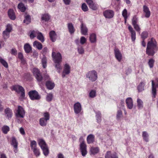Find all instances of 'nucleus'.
<instances>
[{"label": "nucleus", "mask_w": 158, "mask_h": 158, "mask_svg": "<svg viewBox=\"0 0 158 158\" xmlns=\"http://www.w3.org/2000/svg\"><path fill=\"white\" fill-rule=\"evenodd\" d=\"M148 36V33L147 31H143L142 32L141 36L142 39H145Z\"/></svg>", "instance_id": "nucleus-54"}, {"label": "nucleus", "mask_w": 158, "mask_h": 158, "mask_svg": "<svg viewBox=\"0 0 158 158\" xmlns=\"http://www.w3.org/2000/svg\"><path fill=\"white\" fill-rule=\"evenodd\" d=\"M132 40H135L136 38V33L135 31L131 33Z\"/></svg>", "instance_id": "nucleus-59"}, {"label": "nucleus", "mask_w": 158, "mask_h": 158, "mask_svg": "<svg viewBox=\"0 0 158 158\" xmlns=\"http://www.w3.org/2000/svg\"><path fill=\"white\" fill-rule=\"evenodd\" d=\"M70 67L69 64H66L64 68V70L62 73V77L63 78L66 75L69 74L70 73Z\"/></svg>", "instance_id": "nucleus-13"}, {"label": "nucleus", "mask_w": 158, "mask_h": 158, "mask_svg": "<svg viewBox=\"0 0 158 158\" xmlns=\"http://www.w3.org/2000/svg\"><path fill=\"white\" fill-rule=\"evenodd\" d=\"M18 7L22 12H24L26 8L24 4L22 2H20L18 4Z\"/></svg>", "instance_id": "nucleus-32"}, {"label": "nucleus", "mask_w": 158, "mask_h": 158, "mask_svg": "<svg viewBox=\"0 0 158 158\" xmlns=\"http://www.w3.org/2000/svg\"><path fill=\"white\" fill-rule=\"evenodd\" d=\"M123 117V113L121 110H118L116 114V118L118 120H120Z\"/></svg>", "instance_id": "nucleus-40"}, {"label": "nucleus", "mask_w": 158, "mask_h": 158, "mask_svg": "<svg viewBox=\"0 0 158 158\" xmlns=\"http://www.w3.org/2000/svg\"><path fill=\"white\" fill-rule=\"evenodd\" d=\"M20 132L22 135H24L25 134L24 130L22 127L20 128Z\"/></svg>", "instance_id": "nucleus-64"}, {"label": "nucleus", "mask_w": 158, "mask_h": 158, "mask_svg": "<svg viewBox=\"0 0 158 158\" xmlns=\"http://www.w3.org/2000/svg\"><path fill=\"white\" fill-rule=\"evenodd\" d=\"M47 120L44 119V118H41L39 120L40 124L41 126H45L47 125Z\"/></svg>", "instance_id": "nucleus-30"}, {"label": "nucleus", "mask_w": 158, "mask_h": 158, "mask_svg": "<svg viewBox=\"0 0 158 158\" xmlns=\"http://www.w3.org/2000/svg\"><path fill=\"white\" fill-rule=\"evenodd\" d=\"M148 135L146 131H143L142 132V137L143 139L146 142H148L149 141Z\"/></svg>", "instance_id": "nucleus-31"}, {"label": "nucleus", "mask_w": 158, "mask_h": 158, "mask_svg": "<svg viewBox=\"0 0 158 158\" xmlns=\"http://www.w3.org/2000/svg\"><path fill=\"white\" fill-rule=\"evenodd\" d=\"M133 27L135 30L139 33H140L141 28L139 27V25L137 24L133 25Z\"/></svg>", "instance_id": "nucleus-53"}, {"label": "nucleus", "mask_w": 158, "mask_h": 158, "mask_svg": "<svg viewBox=\"0 0 158 158\" xmlns=\"http://www.w3.org/2000/svg\"><path fill=\"white\" fill-rule=\"evenodd\" d=\"M80 28L81 34L84 35H87L88 31V28L86 27V25L82 22H81V25Z\"/></svg>", "instance_id": "nucleus-16"}, {"label": "nucleus", "mask_w": 158, "mask_h": 158, "mask_svg": "<svg viewBox=\"0 0 158 158\" xmlns=\"http://www.w3.org/2000/svg\"><path fill=\"white\" fill-rule=\"evenodd\" d=\"M18 142L16 138L15 137H12L11 139V144L13 146L14 149V152L15 153H16L18 151Z\"/></svg>", "instance_id": "nucleus-17"}, {"label": "nucleus", "mask_w": 158, "mask_h": 158, "mask_svg": "<svg viewBox=\"0 0 158 158\" xmlns=\"http://www.w3.org/2000/svg\"><path fill=\"white\" fill-rule=\"evenodd\" d=\"M37 32L35 31H33L31 32V33L30 35V37L31 39H33L37 35Z\"/></svg>", "instance_id": "nucleus-48"}, {"label": "nucleus", "mask_w": 158, "mask_h": 158, "mask_svg": "<svg viewBox=\"0 0 158 158\" xmlns=\"http://www.w3.org/2000/svg\"><path fill=\"white\" fill-rule=\"evenodd\" d=\"M158 50L157 44L155 40H150L147 44L146 54L149 56H153Z\"/></svg>", "instance_id": "nucleus-2"}, {"label": "nucleus", "mask_w": 158, "mask_h": 158, "mask_svg": "<svg viewBox=\"0 0 158 158\" xmlns=\"http://www.w3.org/2000/svg\"><path fill=\"white\" fill-rule=\"evenodd\" d=\"M2 130L3 133L6 134L10 131V128L8 126L5 125L2 127Z\"/></svg>", "instance_id": "nucleus-35"}, {"label": "nucleus", "mask_w": 158, "mask_h": 158, "mask_svg": "<svg viewBox=\"0 0 158 158\" xmlns=\"http://www.w3.org/2000/svg\"><path fill=\"white\" fill-rule=\"evenodd\" d=\"M47 80L46 82V86L47 88L50 90L52 89L54 87L55 85L54 82L51 81Z\"/></svg>", "instance_id": "nucleus-21"}, {"label": "nucleus", "mask_w": 158, "mask_h": 158, "mask_svg": "<svg viewBox=\"0 0 158 158\" xmlns=\"http://www.w3.org/2000/svg\"><path fill=\"white\" fill-rule=\"evenodd\" d=\"M126 103L127 107L129 109H131L133 107V104L132 100L130 98H127L126 100Z\"/></svg>", "instance_id": "nucleus-23"}, {"label": "nucleus", "mask_w": 158, "mask_h": 158, "mask_svg": "<svg viewBox=\"0 0 158 158\" xmlns=\"http://www.w3.org/2000/svg\"><path fill=\"white\" fill-rule=\"evenodd\" d=\"M4 113L6 117L8 119L10 118L13 115V112L12 110L8 107L6 108L5 109Z\"/></svg>", "instance_id": "nucleus-18"}, {"label": "nucleus", "mask_w": 158, "mask_h": 158, "mask_svg": "<svg viewBox=\"0 0 158 158\" xmlns=\"http://www.w3.org/2000/svg\"><path fill=\"white\" fill-rule=\"evenodd\" d=\"M33 45L39 50L41 49L42 48V45L41 44L36 41H35L34 42Z\"/></svg>", "instance_id": "nucleus-33"}, {"label": "nucleus", "mask_w": 158, "mask_h": 158, "mask_svg": "<svg viewBox=\"0 0 158 158\" xmlns=\"http://www.w3.org/2000/svg\"><path fill=\"white\" fill-rule=\"evenodd\" d=\"M32 73L40 85H43L46 81L50 79V78L48 74H44L43 77L40 70L37 68H33Z\"/></svg>", "instance_id": "nucleus-1"}, {"label": "nucleus", "mask_w": 158, "mask_h": 158, "mask_svg": "<svg viewBox=\"0 0 158 158\" xmlns=\"http://www.w3.org/2000/svg\"><path fill=\"white\" fill-rule=\"evenodd\" d=\"M128 29L131 33L135 31L133 29V28L131 25H129L128 27Z\"/></svg>", "instance_id": "nucleus-62"}, {"label": "nucleus", "mask_w": 158, "mask_h": 158, "mask_svg": "<svg viewBox=\"0 0 158 158\" xmlns=\"http://www.w3.org/2000/svg\"><path fill=\"white\" fill-rule=\"evenodd\" d=\"M30 146L35 156L36 157L39 156L40 155V152L39 149L37 147L36 142L35 140L31 141Z\"/></svg>", "instance_id": "nucleus-8"}, {"label": "nucleus", "mask_w": 158, "mask_h": 158, "mask_svg": "<svg viewBox=\"0 0 158 158\" xmlns=\"http://www.w3.org/2000/svg\"><path fill=\"white\" fill-rule=\"evenodd\" d=\"M47 60L46 58L45 57H43L42 59L41 62L44 68H45L47 66Z\"/></svg>", "instance_id": "nucleus-43"}, {"label": "nucleus", "mask_w": 158, "mask_h": 158, "mask_svg": "<svg viewBox=\"0 0 158 158\" xmlns=\"http://www.w3.org/2000/svg\"><path fill=\"white\" fill-rule=\"evenodd\" d=\"M143 11L145 14V17L148 18L151 15V12L148 7L146 5H144L143 7Z\"/></svg>", "instance_id": "nucleus-20"}, {"label": "nucleus", "mask_w": 158, "mask_h": 158, "mask_svg": "<svg viewBox=\"0 0 158 158\" xmlns=\"http://www.w3.org/2000/svg\"><path fill=\"white\" fill-rule=\"evenodd\" d=\"M96 35L94 33H92L90 35L89 40H96Z\"/></svg>", "instance_id": "nucleus-58"}, {"label": "nucleus", "mask_w": 158, "mask_h": 158, "mask_svg": "<svg viewBox=\"0 0 158 158\" xmlns=\"http://www.w3.org/2000/svg\"><path fill=\"white\" fill-rule=\"evenodd\" d=\"M53 94L52 93H49L47 94L46 97V100L48 102L51 101L52 99Z\"/></svg>", "instance_id": "nucleus-45"}, {"label": "nucleus", "mask_w": 158, "mask_h": 158, "mask_svg": "<svg viewBox=\"0 0 158 158\" xmlns=\"http://www.w3.org/2000/svg\"><path fill=\"white\" fill-rule=\"evenodd\" d=\"M86 2L88 5L89 6L94 2L93 0H86Z\"/></svg>", "instance_id": "nucleus-60"}, {"label": "nucleus", "mask_w": 158, "mask_h": 158, "mask_svg": "<svg viewBox=\"0 0 158 158\" xmlns=\"http://www.w3.org/2000/svg\"><path fill=\"white\" fill-rule=\"evenodd\" d=\"M89 8L93 10H96L98 8V5L97 4L94 2L89 6Z\"/></svg>", "instance_id": "nucleus-47"}, {"label": "nucleus", "mask_w": 158, "mask_h": 158, "mask_svg": "<svg viewBox=\"0 0 158 158\" xmlns=\"http://www.w3.org/2000/svg\"><path fill=\"white\" fill-rule=\"evenodd\" d=\"M87 141L88 144L93 143L95 142V136L93 134L89 135L87 138Z\"/></svg>", "instance_id": "nucleus-22"}, {"label": "nucleus", "mask_w": 158, "mask_h": 158, "mask_svg": "<svg viewBox=\"0 0 158 158\" xmlns=\"http://www.w3.org/2000/svg\"><path fill=\"white\" fill-rule=\"evenodd\" d=\"M138 21V19L135 15L134 16L132 19V23L133 25H134L137 24Z\"/></svg>", "instance_id": "nucleus-42"}, {"label": "nucleus", "mask_w": 158, "mask_h": 158, "mask_svg": "<svg viewBox=\"0 0 158 158\" xmlns=\"http://www.w3.org/2000/svg\"><path fill=\"white\" fill-rule=\"evenodd\" d=\"M11 54L12 55H15L17 54V50L15 49H11Z\"/></svg>", "instance_id": "nucleus-61"}, {"label": "nucleus", "mask_w": 158, "mask_h": 158, "mask_svg": "<svg viewBox=\"0 0 158 158\" xmlns=\"http://www.w3.org/2000/svg\"><path fill=\"white\" fill-rule=\"evenodd\" d=\"M0 63L6 68H7L8 65L7 63L2 57H0Z\"/></svg>", "instance_id": "nucleus-38"}, {"label": "nucleus", "mask_w": 158, "mask_h": 158, "mask_svg": "<svg viewBox=\"0 0 158 158\" xmlns=\"http://www.w3.org/2000/svg\"><path fill=\"white\" fill-rule=\"evenodd\" d=\"M80 151L81 152V155L83 156H85L87 154L88 152L87 150V145L84 140L82 137H81L79 139Z\"/></svg>", "instance_id": "nucleus-5"}, {"label": "nucleus", "mask_w": 158, "mask_h": 158, "mask_svg": "<svg viewBox=\"0 0 158 158\" xmlns=\"http://www.w3.org/2000/svg\"><path fill=\"white\" fill-rule=\"evenodd\" d=\"M105 158H118V157L115 154H112L110 151H108L105 155Z\"/></svg>", "instance_id": "nucleus-25"}, {"label": "nucleus", "mask_w": 158, "mask_h": 158, "mask_svg": "<svg viewBox=\"0 0 158 158\" xmlns=\"http://www.w3.org/2000/svg\"><path fill=\"white\" fill-rule=\"evenodd\" d=\"M144 82H142L140 83L137 88L139 92H141L144 90Z\"/></svg>", "instance_id": "nucleus-37"}, {"label": "nucleus", "mask_w": 158, "mask_h": 158, "mask_svg": "<svg viewBox=\"0 0 158 158\" xmlns=\"http://www.w3.org/2000/svg\"><path fill=\"white\" fill-rule=\"evenodd\" d=\"M31 22V16L29 15H25L24 16V19L23 23L26 24H28Z\"/></svg>", "instance_id": "nucleus-29"}, {"label": "nucleus", "mask_w": 158, "mask_h": 158, "mask_svg": "<svg viewBox=\"0 0 158 158\" xmlns=\"http://www.w3.org/2000/svg\"><path fill=\"white\" fill-rule=\"evenodd\" d=\"M25 114V111L23 108L18 106L16 109L15 115L18 118H23Z\"/></svg>", "instance_id": "nucleus-9"}, {"label": "nucleus", "mask_w": 158, "mask_h": 158, "mask_svg": "<svg viewBox=\"0 0 158 158\" xmlns=\"http://www.w3.org/2000/svg\"><path fill=\"white\" fill-rule=\"evenodd\" d=\"M78 51L80 54H83L84 53V50L82 47L80 46L78 47Z\"/></svg>", "instance_id": "nucleus-56"}, {"label": "nucleus", "mask_w": 158, "mask_h": 158, "mask_svg": "<svg viewBox=\"0 0 158 158\" xmlns=\"http://www.w3.org/2000/svg\"><path fill=\"white\" fill-rule=\"evenodd\" d=\"M96 116L97 120L98 123H100L101 121V114L100 113L98 112L96 114Z\"/></svg>", "instance_id": "nucleus-46"}, {"label": "nucleus", "mask_w": 158, "mask_h": 158, "mask_svg": "<svg viewBox=\"0 0 158 158\" xmlns=\"http://www.w3.org/2000/svg\"><path fill=\"white\" fill-rule=\"evenodd\" d=\"M68 27L69 32L71 34H73L75 31V29L72 23H69L68 24Z\"/></svg>", "instance_id": "nucleus-24"}, {"label": "nucleus", "mask_w": 158, "mask_h": 158, "mask_svg": "<svg viewBox=\"0 0 158 158\" xmlns=\"http://www.w3.org/2000/svg\"><path fill=\"white\" fill-rule=\"evenodd\" d=\"M152 97L153 98H155L157 94L156 88H158V78H155V81L152 80Z\"/></svg>", "instance_id": "nucleus-7"}, {"label": "nucleus", "mask_w": 158, "mask_h": 158, "mask_svg": "<svg viewBox=\"0 0 158 158\" xmlns=\"http://www.w3.org/2000/svg\"><path fill=\"white\" fill-rule=\"evenodd\" d=\"M18 57L22 62H25V60L23 59V55L22 53L21 52L19 53L18 54Z\"/></svg>", "instance_id": "nucleus-52"}, {"label": "nucleus", "mask_w": 158, "mask_h": 158, "mask_svg": "<svg viewBox=\"0 0 158 158\" xmlns=\"http://www.w3.org/2000/svg\"><path fill=\"white\" fill-rule=\"evenodd\" d=\"M127 10L126 9H125L123 10L122 13V15L123 17H124V18H125L126 19V18H127L128 16L127 15Z\"/></svg>", "instance_id": "nucleus-55"}, {"label": "nucleus", "mask_w": 158, "mask_h": 158, "mask_svg": "<svg viewBox=\"0 0 158 158\" xmlns=\"http://www.w3.org/2000/svg\"><path fill=\"white\" fill-rule=\"evenodd\" d=\"M24 48L25 52L27 53H29L31 51V48L28 44H26L24 45Z\"/></svg>", "instance_id": "nucleus-28"}, {"label": "nucleus", "mask_w": 158, "mask_h": 158, "mask_svg": "<svg viewBox=\"0 0 158 158\" xmlns=\"http://www.w3.org/2000/svg\"><path fill=\"white\" fill-rule=\"evenodd\" d=\"M99 150L98 147H92L90 149V154L91 155H95L99 152Z\"/></svg>", "instance_id": "nucleus-19"}, {"label": "nucleus", "mask_w": 158, "mask_h": 158, "mask_svg": "<svg viewBox=\"0 0 158 158\" xmlns=\"http://www.w3.org/2000/svg\"><path fill=\"white\" fill-rule=\"evenodd\" d=\"M43 152V153L44 155L47 156L49 154V150L48 146L44 148L41 149Z\"/></svg>", "instance_id": "nucleus-36"}, {"label": "nucleus", "mask_w": 158, "mask_h": 158, "mask_svg": "<svg viewBox=\"0 0 158 158\" xmlns=\"http://www.w3.org/2000/svg\"><path fill=\"white\" fill-rule=\"evenodd\" d=\"M81 8L82 10L85 12L88 11V10L87 6L85 3H84L82 4Z\"/></svg>", "instance_id": "nucleus-51"}, {"label": "nucleus", "mask_w": 158, "mask_h": 158, "mask_svg": "<svg viewBox=\"0 0 158 158\" xmlns=\"http://www.w3.org/2000/svg\"><path fill=\"white\" fill-rule=\"evenodd\" d=\"M96 91L94 90H92L89 93V97L92 98H93L96 96Z\"/></svg>", "instance_id": "nucleus-49"}, {"label": "nucleus", "mask_w": 158, "mask_h": 158, "mask_svg": "<svg viewBox=\"0 0 158 158\" xmlns=\"http://www.w3.org/2000/svg\"><path fill=\"white\" fill-rule=\"evenodd\" d=\"M8 15L9 17L12 20H14L16 18V16L13 10L10 9L8 11Z\"/></svg>", "instance_id": "nucleus-26"}, {"label": "nucleus", "mask_w": 158, "mask_h": 158, "mask_svg": "<svg viewBox=\"0 0 158 158\" xmlns=\"http://www.w3.org/2000/svg\"><path fill=\"white\" fill-rule=\"evenodd\" d=\"M103 14L106 18L110 19L113 17L114 12L112 10H107L104 12Z\"/></svg>", "instance_id": "nucleus-15"}, {"label": "nucleus", "mask_w": 158, "mask_h": 158, "mask_svg": "<svg viewBox=\"0 0 158 158\" xmlns=\"http://www.w3.org/2000/svg\"><path fill=\"white\" fill-rule=\"evenodd\" d=\"M37 38L38 40H44V37L41 33L37 32Z\"/></svg>", "instance_id": "nucleus-50"}, {"label": "nucleus", "mask_w": 158, "mask_h": 158, "mask_svg": "<svg viewBox=\"0 0 158 158\" xmlns=\"http://www.w3.org/2000/svg\"><path fill=\"white\" fill-rule=\"evenodd\" d=\"M49 34L51 40H53V39L56 38L57 35L54 31H51Z\"/></svg>", "instance_id": "nucleus-34"}, {"label": "nucleus", "mask_w": 158, "mask_h": 158, "mask_svg": "<svg viewBox=\"0 0 158 158\" xmlns=\"http://www.w3.org/2000/svg\"><path fill=\"white\" fill-rule=\"evenodd\" d=\"M44 119L47 120H48L49 119L50 115L48 112H45L44 114Z\"/></svg>", "instance_id": "nucleus-57"}, {"label": "nucleus", "mask_w": 158, "mask_h": 158, "mask_svg": "<svg viewBox=\"0 0 158 158\" xmlns=\"http://www.w3.org/2000/svg\"><path fill=\"white\" fill-rule=\"evenodd\" d=\"M12 29L11 25L9 24H7L5 30L2 33L3 36L5 39H7L9 37L10 33Z\"/></svg>", "instance_id": "nucleus-11"}, {"label": "nucleus", "mask_w": 158, "mask_h": 158, "mask_svg": "<svg viewBox=\"0 0 158 158\" xmlns=\"http://www.w3.org/2000/svg\"><path fill=\"white\" fill-rule=\"evenodd\" d=\"M12 90L15 91L20 94L19 99L21 101H22L25 99V90L21 86L18 85H13L12 86Z\"/></svg>", "instance_id": "nucleus-4"}, {"label": "nucleus", "mask_w": 158, "mask_h": 158, "mask_svg": "<svg viewBox=\"0 0 158 158\" xmlns=\"http://www.w3.org/2000/svg\"><path fill=\"white\" fill-rule=\"evenodd\" d=\"M28 95L31 100H38L40 98L38 93L35 90H32L28 93Z\"/></svg>", "instance_id": "nucleus-10"}, {"label": "nucleus", "mask_w": 158, "mask_h": 158, "mask_svg": "<svg viewBox=\"0 0 158 158\" xmlns=\"http://www.w3.org/2000/svg\"><path fill=\"white\" fill-rule=\"evenodd\" d=\"M74 110L76 114H78L81 112L82 110L81 106V104L77 102L75 103L73 106Z\"/></svg>", "instance_id": "nucleus-14"}, {"label": "nucleus", "mask_w": 158, "mask_h": 158, "mask_svg": "<svg viewBox=\"0 0 158 158\" xmlns=\"http://www.w3.org/2000/svg\"><path fill=\"white\" fill-rule=\"evenodd\" d=\"M137 106L139 108H142L143 107V102L139 99H138L137 100Z\"/></svg>", "instance_id": "nucleus-44"}, {"label": "nucleus", "mask_w": 158, "mask_h": 158, "mask_svg": "<svg viewBox=\"0 0 158 158\" xmlns=\"http://www.w3.org/2000/svg\"><path fill=\"white\" fill-rule=\"evenodd\" d=\"M58 158H64V156L63 154L59 153L57 155Z\"/></svg>", "instance_id": "nucleus-63"}, {"label": "nucleus", "mask_w": 158, "mask_h": 158, "mask_svg": "<svg viewBox=\"0 0 158 158\" xmlns=\"http://www.w3.org/2000/svg\"><path fill=\"white\" fill-rule=\"evenodd\" d=\"M52 56L54 62L56 64L55 66L58 72L60 73L62 69L60 65V64L62 61V56L60 52L56 53L54 52H52Z\"/></svg>", "instance_id": "nucleus-3"}, {"label": "nucleus", "mask_w": 158, "mask_h": 158, "mask_svg": "<svg viewBox=\"0 0 158 158\" xmlns=\"http://www.w3.org/2000/svg\"><path fill=\"white\" fill-rule=\"evenodd\" d=\"M155 60L153 58L150 59L148 61V64L150 68H152L153 67Z\"/></svg>", "instance_id": "nucleus-39"}, {"label": "nucleus", "mask_w": 158, "mask_h": 158, "mask_svg": "<svg viewBox=\"0 0 158 158\" xmlns=\"http://www.w3.org/2000/svg\"><path fill=\"white\" fill-rule=\"evenodd\" d=\"M86 77L92 81H95L98 79V76L97 72L95 70L90 71L87 72L86 74Z\"/></svg>", "instance_id": "nucleus-6"}, {"label": "nucleus", "mask_w": 158, "mask_h": 158, "mask_svg": "<svg viewBox=\"0 0 158 158\" xmlns=\"http://www.w3.org/2000/svg\"><path fill=\"white\" fill-rule=\"evenodd\" d=\"M38 143L41 149L48 146L44 140L42 139H39L38 140Z\"/></svg>", "instance_id": "nucleus-27"}, {"label": "nucleus", "mask_w": 158, "mask_h": 158, "mask_svg": "<svg viewBox=\"0 0 158 158\" xmlns=\"http://www.w3.org/2000/svg\"><path fill=\"white\" fill-rule=\"evenodd\" d=\"M114 51L116 58L119 62H120L122 59V53L116 47L115 48Z\"/></svg>", "instance_id": "nucleus-12"}, {"label": "nucleus", "mask_w": 158, "mask_h": 158, "mask_svg": "<svg viewBox=\"0 0 158 158\" xmlns=\"http://www.w3.org/2000/svg\"><path fill=\"white\" fill-rule=\"evenodd\" d=\"M50 17L49 15L47 14H45L43 15L41 17L42 20H44L45 21H48Z\"/></svg>", "instance_id": "nucleus-41"}]
</instances>
